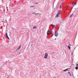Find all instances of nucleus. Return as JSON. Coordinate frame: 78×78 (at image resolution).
Wrapping results in <instances>:
<instances>
[{
  "instance_id": "obj_1",
  "label": "nucleus",
  "mask_w": 78,
  "mask_h": 78,
  "mask_svg": "<svg viewBox=\"0 0 78 78\" xmlns=\"http://www.w3.org/2000/svg\"><path fill=\"white\" fill-rule=\"evenodd\" d=\"M59 8H60V10H59L58 11L57 14L56 16V17H58L59 16V15H60L61 14L60 12H61V5H60Z\"/></svg>"
},
{
  "instance_id": "obj_2",
  "label": "nucleus",
  "mask_w": 78,
  "mask_h": 78,
  "mask_svg": "<svg viewBox=\"0 0 78 78\" xmlns=\"http://www.w3.org/2000/svg\"><path fill=\"white\" fill-rule=\"evenodd\" d=\"M48 53H45L44 55V59H47L48 57Z\"/></svg>"
},
{
  "instance_id": "obj_3",
  "label": "nucleus",
  "mask_w": 78,
  "mask_h": 78,
  "mask_svg": "<svg viewBox=\"0 0 78 78\" xmlns=\"http://www.w3.org/2000/svg\"><path fill=\"white\" fill-rule=\"evenodd\" d=\"M55 35L56 36V37H57V36H58V32L56 31H55Z\"/></svg>"
},
{
  "instance_id": "obj_4",
  "label": "nucleus",
  "mask_w": 78,
  "mask_h": 78,
  "mask_svg": "<svg viewBox=\"0 0 78 78\" xmlns=\"http://www.w3.org/2000/svg\"><path fill=\"white\" fill-rule=\"evenodd\" d=\"M52 31H49V30H48V32H47V34L48 35L49 34V33H52Z\"/></svg>"
},
{
  "instance_id": "obj_5",
  "label": "nucleus",
  "mask_w": 78,
  "mask_h": 78,
  "mask_svg": "<svg viewBox=\"0 0 78 78\" xmlns=\"http://www.w3.org/2000/svg\"><path fill=\"white\" fill-rule=\"evenodd\" d=\"M21 47V45H20V46L16 50V51L18 50H19L20 49V47Z\"/></svg>"
},
{
  "instance_id": "obj_6",
  "label": "nucleus",
  "mask_w": 78,
  "mask_h": 78,
  "mask_svg": "<svg viewBox=\"0 0 78 78\" xmlns=\"http://www.w3.org/2000/svg\"><path fill=\"white\" fill-rule=\"evenodd\" d=\"M68 47L69 49V50H70V48H71V47H70V46H69V45H68Z\"/></svg>"
},
{
  "instance_id": "obj_7",
  "label": "nucleus",
  "mask_w": 78,
  "mask_h": 78,
  "mask_svg": "<svg viewBox=\"0 0 78 78\" xmlns=\"http://www.w3.org/2000/svg\"><path fill=\"white\" fill-rule=\"evenodd\" d=\"M68 73V74H69L70 76H72V75H71V73H70V72H69Z\"/></svg>"
},
{
  "instance_id": "obj_8",
  "label": "nucleus",
  "mask_w": 78,
  "mask_h": 78,
  "mask_svg": "<svg viewBox=\"0 0 78 78\" xmlns=\"http://www.w3.org/2000/svg\"><path fill=\"white\" fill-rule=\"evenodd\" d=\"M73 13L72 15H71L70 16V17H72L73 16Z\"/></svg>"
},
{
  "instance_id": "obj_9",
  "label": "nucleus",
  "mask_w": 78,
  "mask_h": 78,
  "mask_svg": "<svg viewBox=\"0 0 78 78\" xmlns=\"http://www.w3.org/2000/svg\"><path fill=\"white\" fill-rule=\"evenodd\" d=\"M73 6H74L76 5V3H73Z\"/></svg>"
},
{
  "instance_id": "obj_10",
  "label": "nucleus",
  "mask_w": 78,
  "mask_h": 78,
  "mask_svg": "<svg viewBox=\"0 0 78 78\" xmlns=\"http://www.w3.org/2000/svg\"><path fill=\"white\" fill-rule=\"evenodd\" d=\"M33 29H36V26H35L34 27H33Z\"/></svg>"
},
{
  "instance_id": "obj_11",
  "label": "nucleus",
  "mask_w": 78,
  "mask_h": 78,
  "mask_svg": "<svg viewBox=\"0 0 78 78\" xmlns=\"http://www.w3.org/2000/svg\"><path fill=\"white\" fill-rule=\"evenodd\" d=\"M75 69H76V70H78V67L77 66L76 67H75Z\"/></svg>"
},
{
  "instance_id": "obj_12",
  "label": "nucleus",
  "mask_w": 78,
  "mask_h": 78,
  "mask_svg": "<svg viewBox=\"0 0 78 78\" xmlns=\"http://www.w3.org/2000/svg\"><path fill=\"white\" fill-rule=\"evenodd\" d=\"M51 25L52 26H53V28H54V27H55V26L54 25H53V24H52Z\"/></svg>"
},
{
  "instance_id": "obj_13",
  "label": "nucleus",
  "mask_w": 78,
  "mask_h": 78,
  "mask_svg": "<svg viewBox=\"0 0 78 78\" xmlns=\"http://www.w3.org/2000/svg\"><path fill=\"white\" fill-rule=\"evenodd\" d=\"M7 39H9V37H8V36H6Z\"/></svg>"
},
{
  "instance_id": "obj_14",
  "label": "nucleus",
  "mask_w": 78,
  "mask_h": 78,
  "mask_svg": "<svg viewBox=\"0 0 78 78\" xmlns=\"http://www.w3.org/2000/svg\"><path fill=\"white\" fill-rule=\"evenodd\" d=\"M7 39H9V37H8V36H6Z\"/></svg>"
},
{
  "instance_id": "obj_15",
  "label": "nucleus",
  "mask_w": 78,
  "mask_h": 78,
  "mask_svg": "<svg viewBox=\"0 0 78 78\" xmlns=\"http://www.w3.org/2000/svg\"><path fill=\"white\" fill-rule=\"evenodd\" d=\"M7 39H9V37H8V36H6Z\"/></svg>"
},
{
  "instance_id": "obj_16",
  "label": "nucleus",
  "mask_w": 78,
  "mask_h": 78,
  "mask_svg": "<svg viewBox=\"0 0 78 78\" xmlns=\"http://www.w3.org/2000/svg\"><path fill=\"white\" fill-rule=\"evenodd\" d=\"M5 35H6V36H8V33H5Z\"/></svg>"
},
{
  "instance_id": "obj_17",
  "label": "nucleus",
  "mask_w": 78,
  "mask_h": 78,
  "mask_svg": "<svg viewBox=\"0 0 78 78\" xmlns=\"http://www.w3.org/2000/svg\"><path fill=\"white\" fill-rule=\"evenodd\" d=\"M68 70V69H66L64 70V71H66V70Z\"/></svg>"
},
{
  "instance_id": "obj_18",
  "label": "nucleus",
  "mask_w": 78,
  "mask_h": 78,
  "mask_svg": "<svg viewBox=\"0 0 78 78\" xmlns=\"http://www.w3.org/2000/svg\"><path fill=\"white\" fill-rule=\"evenodd\" d=\"M39 16H41V14H39Z\"/></svg>"
},
{
  "instance_id": "obj_19",
  "label": "nucleus",
  "mask_w": 78,
  "mask_h": 78,
  "mask_svg": "<svg viewBox=\"0 0 78 78\" xmlns=\"http://www.w3.org/2000/svg\"><path fill=\"white\" fill-rule=\"evenodd\" d=\"M35 3H36V4H38V3H36V2Z\"/></svg>"
},
{
  "instance_id": "obj_20",
  "label": "nucleus",
  "mask_w": 78,
  "mask_h": 78,
  "mask_svg": "<svg viewBox=\"0 0 78 78\" xmlns=\"http://www.w3.org/2000/svg\"><path fill=\"white\" fill-rule=\"evenodd\" d=\"M31 7H34V6H31Z\"/></svg>"
},
{
  "instance_id": "obj_21",
  "label": "nucleus",
  "mask_w": 78,
  "mask_h": 78,
  "mask_svg": "<svg viewBox=\"0 0 78 78\" xmlns=\"http://www.w3.org/2000/svg\"><path fill=\"white\" fill-rule=\"evenodd\" d=\"M33 45V44H32L31 45V46H32V45Z\"/></svg>"
},
{
  "instance_id": "obj_22",
  "label": "nucleus",
  "mask_w": 78,
  "mask_h": 78,
  "mask_svg": "<svg viewBox=\"0 0 78 78\" xmlns=\"http://www.w3.org/2000/svg\"><path fill=\"white\" fill-rule=\"evenodd\" d=\"M62 1H64V0H62Z\"/></svg>"
},
{
  "instance_id": "obj_23",
  "label": "nucleus",
  "mask_w": 78,
  "mask_h": 78,
  "mask_svg": "<svg viewBox=\"0 0 78 78\" xmlns=\"http://www.w3.org/2000/svg\"><path fill=\"white\" fill-rule=\"evenodd\" d=\"M62 1H64V0H62Z\"/></svg>"
},
{
  "instance_id": "obj_24",
  "label": "nucleus",
  "mask_w": 78,
  "mask_h": 78,
  "mask_svg": "<svg viewBox=\"0 0 78 78\" xmlns=\"http://www.w3.org/2000/svg\"><path fill=\"white\" fill-rule=\"evenodd\" d=\"M55 40H56V39H55Z\"/></svg>"
},
{
  "instance_id": "obj_25",
  "label": "nucleus",
  "mask_w": 78,
  "mask_h": 78,
  "mask_svg": "<svg viewBox=\"0 0 78 78\" xmlns=\"http://www.w3.org/2000/svg\"><path fill=\"white\" fill-rule=\"evenodd\" d=\"M77 66H78V65H77Z\"/></svg>"
}]
</instances>
